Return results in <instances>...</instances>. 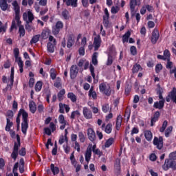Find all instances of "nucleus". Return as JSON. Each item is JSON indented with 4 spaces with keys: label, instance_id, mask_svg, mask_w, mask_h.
<instances>
[{
    "label": "nucleus",
    "instance_id": "nucleus-63",
    "mask_svg": "<svg viewBox=\"0 0 176 176\" xmlns=\"http://www.w3.org/2000/svg\"><path fill=\"white\" fill-rule=\"evenodd\" d=\"M130 91H131V85H128L125 87V94L126 96H128V94L130 93Z\"/></svg>",
    "mask_w": 176,
    "mask_h": 176
},
{
    "label": "nucleus",
    "instance_id": "nucleus-26",
    "mask_svg": "<svg viewBox=\"0 0 176 176\" xmlns=\"http://www.w3.org/2000/svg\"><path fill=\"white\" fill-rule=\"evenodd\" d=\"M62 16L65 20H69V17H71L69 15V11L67 9L63 10L62 11Z\"/></svg>",
    "mask_w": 176,
    "mask_h": 176
},
{
    "label": "nucleus",
    "instance_id": "nucleus-52",
    "mask_svg": "<svg viewBox=\"0 0 176 176\" xmlns=\"http://www.w3.org/2000/svg\"><path fill=\"white\" fill-rule=\"evenodd\" d=\"M74 45V39H72V36H69L67 41V47H72Z\"/></svg>",
    "mask_w": 176,
    "mask_h": 176
},
{
    "label": "nucleus",
    "instance_id": "nucleus-58",
    "mask_svg": "<svg viewBox=\"0 0 176 176\" xmlns=\"http://www.w3.org/2000/svg\"><path fill=\"white\" fill-rule=\"evenodd\" d=\"M131 54H132V56H135V54H137V48L135 47V46L131 47Z\"/></svg>",
    "mask_w": 176,
    "mask_h": 176
},
{
    "label": "nucleus",
    "instance_id": "nucleus-54",
    "mask_svg": "<svg viewBox=\"0 0 176 176\" xmlns=\"http://www.w3.org/2000/svg\"><path fill=\"white\" fill-rule=\"evenodd\" d=\"M55 27L56 28H58V30H63V27H64V23H63L62 21H59L58 22H56Z\"/></svg>",
    "mask_w": 176,
    "mask_h": 176
},
{
    "label": "nucleus",
    "instance_id": "nucleus-27",
    "mask_svg": "<svg viewBox=\"0 0 176 176\" xmlns=\"http://www.w3.org/2000/svg\"><path fill=\"white\" fill-rule=\"evenodd\" d=\"M50 75L52 80H54V79H56V78L57 77V71L56 70V69L52 68L50 71Z\"/></svg>",
    "mask_w": 176,
    "mask_h": 176
},
{
    "label": "nucleus",
    "instance_id": "nucleus-19",
    "mask_svg": "<svg viewBox=\"0 0 176 176\" xmlns=\"http://www.w3.org/2000/svg\"><path fill=\"white\" fill-rule=\"evenodd\" d=\"M166 102V100L164 99H162L161 100H160L159 102H155L154 103V108H156L157 109H162V108H164V102Z\"/></svg>",
    "mask_w": 176,
    "mask_h": 176
},
{
    "label": "nucleus",
    "instance_id": "nucleus-28",
    "mask_svg": "<svg viewBox=\"0 0 176 176\" xmlns=\"http://www.w3.org/2000/svg\"><path fill=\"white\" fill-rule=\"evenodd\" d=\"M115 142V139L113 138H110L104 143V148H109Z\"/></svg>",
    "mask_w": 176,
    "mask_h": 176
},
{
    "label": "nucleus",
    "instance_id": "nucleus-49",
    "mask_svg": "<svg viewBox=\"0 0 176 176\" xmlns=\"http://www.w3.org/2000/svg\"><path fill=\"white\" fill-rule=\"evenodd\" d=\"M172 131H173V126H168L165 131V137L166 138L170 137V134H171Z\"/></svg>",
    "mask_w": 176,
    "mask_h": 176
},
{
    "label": "nucleus",
    "instance_id": "nucleus-32",
    "mask_svg": "<svg viewBox=\"0 0 176 176\" xmlns=\"http://www.w3.org/2000/svg\"><path fill=\"white\" fill-rule=\"evenodd\" d=\"M97 57H98V52H94L92 55V64L94 65H97V64H98Z\"/></svg>",
    "mask_w": 176,
    "mask_h": 176
},
{
    "label": "nucleus",
    "instance_id": "nucleus-21",
    "mask_svg": "<svg viewBox=\"0 0 176 176\" xmlns=\"http://www.w3.org/2000/svg\"><path fill=\"white\" fill-rule=\"evenodd\" d=\"M66 5L72 8H78V0H67Z\"/></svg>",
    "mask_w": 176,
    "mask_h": 176
},
{
    "label": "nucleus",
    "instance_id": "nucleus-4",
    "mask_svg": "<svg viewBox=\"0 0 176 176\" xmlns=\"http://www.w3.org/2000/svg\"><path fill=\"white\" fill-rule=\"evenodd\" d=\"M100 92L102 93L107 97H109L112 94V89H111V86L106 83H101L99 85Z\"/></svg>",
    "mask_w": 176,
    "mask_h": 176
},
{
    "label": "nucleus",
    "instance_id": "nucleus-22",
    "mask_svg": "<svg viewBox=\"0 0 176 176\" xmlns=\"http://www.w3.org/2000/svg\"><path fill=\"white\" fill-rule=\"evenodd\" d=\"M0 8L3 12L8 10V2L6 0H0Z\"/></svg>",
    "mask_w": 176,
    "mask_h": 176
},
{
    "label": "nucleus",
    "instance_id": "nucleus-48",
    "mask_svg": "<svg viewBox=\"0 0 176 176\" xmlns=\"http://www.w3.org/2000/svg\"><path fill=\"white\" fill-rule=\"evenodd\" d=\"M19 168V162L15 163L14 165L12 172L14 174V176H19V173H17V169Z\"/></svg>",
    "mask_w": 176,
    "mask_h": 176
},
{
    "label": "nucleus",
    "instance_id": "nucleus-33",
    "mask_svg": "<svg viewBox=\"0 0 176 176\" xmlns=\"http://www.w3.org/2000/svg\"><path fill=\"white\" fill-rule=\"evenodd\" d=\"M24 113H27L26 111H25L24 109H21L19 111L18 116H17V118H16V123H17V124H20V116H21V115H22V118H23Z\"/></svg>",
    "mask_w": 176,
    "mask_h": 176
},
{
    "label": "nucleus",
    "instance_id": "nucleus-2",
    "mask_svg": "<svg viewBox=\"0 0 176 176\" xmlns=\"http://www.w3.org/2000/svg\"><path fill=\"white\" fill-rule=\"evenodd\" d=\"M23 21H25V28L28 32H31L34 28L30 24V23H32L34 21V14L31 12V11H28V12H24L23 14Z\"/></svg>",
    "mask_w": 176,
    "mask_h": 176
},
{
    "label": "nucleus",
    "instance_id": "nucleus-7",
    "mask_svg": "<svg viewBox=\"0 0 176 176\" xmlns=\"http://www.w3.org/2000/svg\"><path fill=\"white\" fill-rule=\"evenodd\" d=\"M27 130H28V113H23V121L21 123V131L25 135L27 134Z\"/></svg>",
    "mask_w": 176,
    "mask_h": 176
},
{
    "label": "nucleus",
    "instance_id": "nucleus-53",
    "mask_svg": "<svg viewBox=\"0 0 176 176\" xmlns=\"http://www.w3.org/2000/svg\"><path fill=\"white\" fill-rule=\"evenodd\" d=\"M58 122L60 123V124H65V123H67L65 118H64V115L61 114L59 116Z\"/></svg>",
    "mask_w": 176,
    "mask_h": 176
},
{
    "label": "nucleus",
    "instance_id": "nucleus-9",
    "mask_svg": "<svg viewBox=\"0 0 176 176\" xmlns=\"http://www.w3.org/2000/svg\"><path fill=\"white\" fill-rule=\"evenodd\" d=\"M167 102H170V100L176 104V88L173 87L172 91L166 98Z\"/></svg>",
    "mask_w": 176,
    "mask_h": 176
},
{
    "label": "nucleus",
    "instance_id": "nucleus-30",
    "mask_svg": "<svg viewBox=\"0 0 176 176\" xmlns=\"http://www.w3.org/2000/svg\"><path fill=\"white\" fill-rule=\"evenodd\" d=\"M65 94V89H63L58 94V101H63L64 100V96Z\"/></svg>",
    "mask_w": 176,
    "mask_h": 176
},
{
    "label": "nucleus",
    "instance_id": "nucleus-59",
    "mask_svg": "<svg viewBox=\"0 0 176 176\" xmlns=\"http://www.w3.org/2000/svg\"><path fill=\"white\" fill-rule=\"evenodd\" d=\"M60 30L56 26L52 28V34L53 35H58Z\"/></svg>",
    "mask_w": 176,
    "mask_h": 176
},
{
    "label": "nucleus",
    "instance_id": "nucleus-47",
    "mask_svg": "<svg viewBox=\"0 0 176 176\" xmlns=\"http://www.w3.org/2000/svg\"><path fill=\"white\" fill-rule=\"evenodd\" d=\"M42 86H43L42 82L38 81L35 85L36 91H41V90H42Z\"/></svg>",
    "mask_w": 176,
    "mask_h": 176
},
{
    "label": "nucleus",
    "instance_id": "nucleus-36",
    "mask_svg": "<svg viewBox=\"0 0 176 176\" xmlns=\"http://www.w3.org/2000/svg\"><path fill=\"white\" fill-rule=\"evenodd\" d=\"M111 109V107H109V104L105 103L102 106V111L104 113H107V112H109V110Z\"/></svg>",
    "mask_w": 176,
    "mask_h": 176
},
{
    "label": "nucleus",
    "instance_id": "nucleus-25",
    "mask_svg": "<svg viewBox=\"0 0 176 176\" xmlns=\"http://www.w3.org/2000/svg\"><path fill=\"white\" fill-rule=\"evenodd\" d=\"M139 71H142V67H141V65L135 64L133 65L132 68V72L133 74H137Z\"/></svg>",
    "mask_w": 176,
    "mask_h": 176
},
{
    "label": "nucleus",
    "instance_id": "nucleus-23",
    "mask_svg": "<svg viewBox=\"0 0 176 176\" xmlns=\"http://www.w3.org/2000/svg\"><path fill=\"white\" fill-rule=\"evenodd\" d=\"M54 46L56 45L53 44V43H47V50L49 53H54Z\"/></svg>",
    "mask_w": 176,
    "mask_h": 176
},
{
    "label": "nucleus",
    "instance_id": "nucleus-24",
    "mask_svg": "<svg viewBox=\"0 0 176 176\" xmlns=\"http://www.w3.org/2000/svg\"><path fill=\"white\" fill-rule=\"evenodd\" d=\"M144 137L147 141H152L153 135H152V132L151 131H145Z\"/></svg>",
    "mask_w": 176,
    "mask_h": 176
},
{
    "label": "nucleus",
    "instance_id": "nucleus-50",
    "mask_svg": "<svg viewBox=\"0 0 176 176\" xmlns=\"http://www.w3.org/2000/svg\"><path fill=\"white\" fill-rule=\"evenodd\" d=\"M119 10H120V8L118 6H113V7H111V12L112 14H116V13H118V12H119Z\"/></svg>",
    "mask_w": 176,
    "mask_h": 176
},
{
    "label": "nucleus",
    "instance_id": "nucleus-18",
    "mask_svg": "<svg viewBox=\"0 0 176 176\" xmlns=\"http://www.w3.org/2000/svg\"><path fill=\"white\" fill-rule=\"evenodd\" d=\"M21 23H19V22H16V24L18 27H19V37L23 38L25 35V29H24V26L21 25V21H20Z\"/></svg>",
    "mask_w": 176,
    "mask_h": 176
},
{
    "label": "nucleus",
    "instance_id": "nucleus-60",
    "mask_svg": "<svg viewBox=\"0 0 176 176\" xmlns=\"http://www.w3.org/2000/svg\"><path fill=\"white\" fill-rule=\"evenodd\" d=\"M164 56L166 57V60H170V51L168 50H164Z\"/></svg>",
    "mask_w": 176,
    "mask_h": 176
},
{
    "label": "nucleus",
    "instance_id": "nucleus-42",
    "mask_svg": "<svg viewBox=\"0 0 176 176\" xmlns=\"http://www.w3.org/2000/svg\"><path fill=\"white\" fill-rule=\"evenodd\" d=\"M78 138L80 142L83 143L86 141V136H85V134L82 131L78 132Z\"/></svg>",
    "mask_w": 176,
    "mask_h": 176
},
{
    "label": "nucleus",
    "instance_id": "nucleus-5",
    "mask_svg": "<svg viewBox=\"0 0 176 176\" xmlns=\"http://www.w3.org/2000/svg\"><path fill=\"white\" fill-rule=\"evenodd\" d=\"M16 140L17 142H14V148L12 150V153L11 154V157L16 160L17 159V156H19V148H20V135H16Z\"/></svg>",
    "mask_w": 176,
    "mask_h": 176
},
{
    "label": "nucleus",
    "instance_id": "nucleus-16",
    "mask_svg": "<svg viewBox=\"0 0 176 176\" xmlns=\"http://www.w3.org/2000/svg\"><path fill=\"white\" fill-rule=\"evenodd\" d=\"M104 14L103 16V24L104 27H108L109 24V12L107 8L104 9Z\"/></svg>",
    "mask_w": 176,
    "mask_h": 176
},
{
    "label": "nucleus",
    "instance_id": "nucleus-46",
    "mask_svg": "<svg viewBox=\"0 0 176 176\" xmlns=\"http://www.w3.org/2000/svg\"><path fill=\"white\" fill-rule=\"evenodd\" d=\"M49 30H43V32H41L42 39H47V38H49Z\"/></svg>",
    "mask_w": 176,
    "mask_h": 176
},
{
    "label": "nucleus",
    "instance_id": "nucleus-44",
    "mask_svg": "<svg viewBox=\"0 0 176 176\" xmlns=\"http://www.w3.org/2000/svg\"><path fill=\"white\" fill-rule=\"evenodd\" d=\"M76 116L77 118H79V116H80V112H79V111L78 110L72 111L70 118L71 119H75Z\"/></svg>",
    "mask_w": 176,
    "mask_h": 176
},
{
    "label": "nucleus",
    "instance_id": "nucleus-31",
    "mask_svg": "<svg viewBox=\"0 0 176 176\" xmlns=\"http://www.w3.org/2000/svg\"><path fill=\"white\" fill-rule=\"evenodd\" d=\"M67 98L71 100L72 102H76L77 97L74 93L69 92L67 94Z\"/></svg>",
    "mask_w": 176,
    "mask_h": 176
},
{
    "label": "nucleus",
    "instance_id": "nucleus-35",
    "mask_svg": "<svg viewBox=\"0 0 176 176\" xmlns=\"http://www.w3.org/2000/svg\"><path fill=\"white\" fill-rule=\"evenodd\" d=\"M89 97H92V98L94 100L97 99V93H96V91L93 90V87H91V89L89 91Z\"/></svg>",
    "mask_w": 176,
    "mask_h": 176
},
{
    "label": "nucleus",
    "instance_id": "nucleus-41",
    "mask_svg": "<svg viewBox=\"0 0 176 176\" xmlns=\"http://www.w3.org/2000/svg\"><path fill=\"white\" fill-rule=\"evenodd\" d=\"M20 54V51L19 48H14V56L15 57V61H18L19 58H21V57H19V55Z\"/></svg>",
    "mask_w": 176,
    "mask_h": 176
},
{
    "label": "nucleus",
    "instance_id": "nucleus-38",
    "mask_svg": "<svg viewBox=\"0 0 176 176\" xmlns=\"http://www.w3.org/2000/svg\"><path fill=\"white\" fill-rule=\"evenodd\" d=\"M51 170L52 171L54 175H56V174H58L60 173V169L57 166H54V164H51Z\"/></svg>",
    "mask_w": 176,
    "mask_h": 176
},
{
    "label": "nucleus",
    "instance_id": "nucleus-3",
    "mask_svg": "<svg viewBox=\"0 0 176 176\" xmlns=\"http://www.w3.org/2000/svg\"><path fill=\"white\" fill-rule=\"evenodd\" d=\"M162 168L164 171H167L169 168L176 170V162L171 159H166L164 164L162 165Z\"/></svg>",
    "mask_w": 176,
    "mask_h": 176
},
{
    "label": "nucleus",
    "instance_id": "nucleus-8",
    "mask_svg": "<svg viewBox=\"0 0 176 176\" xmlns=\"http://www.w3.org/2000/svg\"><path fill=\"white\" fill-rule=\"evenodd\" d=\"M153 142V145L156 146L157 149H159L160 151L163 149V137H155Z\"/></svg>",
    "mask_w": 176,
    "mask_h": 176
},
{
    "label": "nucleus",
    "instance_id": "nucleus-57",
    "mask_svg": "<svg viewBox=\"0 0 176 176\" xmlns=\"http://www.w3.org/2000/svg\"><path fill=\"white\" fill-rule=\"evenodd\" d=\"M131 113V111L130 110H126L125 111L124 118H125L126 122H129V119H130Z\"/></svg>",
    "mask_w": 176,
    "mask_h": 176
},
{
    "label": "nucleus",
    "instance_id": "nucleus-40",
    "mask_svg": "<svg viewBox=\"0 0 176 176\" xmlns=\"http://www.w3.org/2000/svg\"><path fill=\"white\" fill-rule=\"evenodd\" d=\"M104 131L107 133V134H111V133H112V124L109 123L105 126Z\"/></svg>",
    "mask_w": 176,
    "mask_h": 176
},
{
    "label": "nucleus",
    "instance_id": "nucleus-61",
    "mask_svg": "<svg viewBox=\"0 0 176 176\" xmlns=\"http://www.w3.org/2000/svg\"><path fill=\"white\" fill-rule=\"evenodd\" d=\"M49 41L50 42V43H52L54 45H57V41H56V38H54V37L53 36H49Z\"/></svg>",
    "mask_w": 176,
    "mask_h": 176
},
{
    "label": "nucleus",
    "instance_id": "nucleus-39",
    "mask_svg": "<svg viewBox=\"0 0 176 176\" xmlns=\"http://www.w3.org/2000/svg\"><path fill=\"white\" fill-rule=\"evenodd\" d=\"M41 38V34H36L32 37L30 41V43H37L39 42V39Z\"/></svg>",
    "mask_w": 176,
    "mask_h": 176
},
{
    "label": "nucleus",
    "instance_id": "nucleus-62",
    "mask_svg": "<svg viewBox=\"0 0 176 176\" xmlns=\"http://www.w3.org/2000/svg\"><path fill=\"white\" fill-rule=\"evenodd\" d=\"M169 159L171 160H175L176 159V151L169 154Z\"/></svg>",
    "mask_w": 176,
    "mask_h": 176
},
{
    "label": "nucleus",
    "instance_id": "nucleus-56",
    "mask_svg": "<svg viewBox=\"0 0 176 176\" xmlns=\"http://www.w3.org/2000/svg\"><path fill=\"white\" fill-rule=\"evenodd\" d=\"M7 119H9V120H10V119H13V116H14V114H13V111L12 110H8L7 111Z\"/></svg>",
    "mask_w": 176,
    "mask_h": 176
},
{
    "label": "nucleus",
    "instance_id": "nucleus-1",
    "mask_svg": "<svg viewBox=\"0 0 176 176\" xmlns=\"http://www.w3.org/2000/svg\"><path fill=\"white\" fill-rule=\"evenodd\" d=\"M13 10L15 13V20H13L12 22L10 32L13 31V30H17V26L16 25V22L18 24H20V6H19V3L17 1H14L12 2Z\"/></svg>",
    "mask_w": 176,
    "mask_h": 176
},
{
    "label": "nucleus",
    "instance_id": "nucleus-12",
    "mask_svg": "<svg viewBox=\"0 0 176 176\" xmlns=\"http://www.w3.org/2000/svg\"><path fill=\"white\" fill-rule=\"evenodd\" d=\"M94 46L95 52L100 49L101 46V36L100 35H97L94 40Z\"/></svg>",
    "mask_w": 176,
    "mask_h": 176
},
{
    "label": "nucleus",
    "instance_id": "nucleus-13",
    "mask_svg": "<svg viewBox=\"0 0 176 176\" xmlns=\"http://www.w3.org/2000/svg\"><path fill=\"white\" fill-rule=\"evenodd\" d=\"M159 30L154 29L151 36V42L153 45H156V43L159 41Z\"/></svg>",
    "mask_w": 176,
    "mask_h": 176
},
{
    "label": "nucleus",
    "instance_id": "nucleus-14",
    "mask_svg": "<svg viewBox=\"0 0 176 176\" xmlns=\"http://www.w3.org/2000/svg\"><path fill=\"white\" fill-rule=\"evenodd\" d=\"M137 6V0H130L129 6L131 9V14L132 17L135 16V6Z\"/></svg>",
    "mask_w": 176,
    "mask_h": 176
},
{
    "label": "nucleus",
    "instance_id": "nucleus-45",
    "mask_svg": "<svg viewBox=\"0 0 176 176\" xmlns=\"http://www.w3.org/2000/svg\"><path fill=\"white\" fill-rule=\"evenodd\" d=\"M54 86L57 89H59V87H61V78L60 77L56 78V80L54 84Z\"/></svg>",
    "mask_w": 176,
    "mask_h": 176
},
{
    "label": "nucleus",
    "instance_id": "nucleus-6",
    "mask_svg": "<svg viewBox=\"0 0 176 176\" xmlns=\"http://www.w3.org/2000/svg\"><path fill=\"white\" fill-rule=\"evenodd\" d=\"M115 56H116V50H115V47H110L109 50L108 58L106 62V65H112L113 60H115Z\"/></svg>",
    "mask_w": 176,
    "mask_h": 176
},
{
    "label": "nucleus",
    "instance_id": "nucleus-29",
    "mask_svg": "<svg viewBox=\"0 0 176 176\" xmlns=\"http://www.w3.org/2000/svg\"><path fill=\"white\" fill-rule=\"evenodd\" d=\"M29 108L32 113H35V112L36 111V104H35L34 102H30Z\"/></svg>",
    "mask_w": 176,
    "mask_h": 176
},
{
    "label": "nucleus",
    "instance_id": "nucleus-10",
    "mask_svg": "<svg viewBox=\"0 0 176 176\" xmlns=\"http://www.w3.org/2000/svg\"><path fill=\"white\" fill-rule=\"evenodd\" d=\"M79 72V68L76 65H72L70 67V78L71 79H75L78 76Z\"/></svg>",
    "mask_w": 176,
    "mask_h": 176
},
{
    "label": "nucleus",
    "instance_id": "nucleus-15",
    "mask_svg": "<svg viewBox=\"0 0 176 176\" xmlns=\"http://www.w3.org/2000/svg\"><path fill=\"white\" fill-rule=\"evenodd\" d=\"M82 113L85 119H91V118H93L91 110L89 109L87 107H83Z\"/></svg>",
    "mask_w": 176,
    "mask_h": 176
},
{
    "label": "nucleus",
    "instance_id": "nucleus-20",
    "mask_svg": "<svg viewBox=\"0 0 176 176\" xmlns=\"http://www.w3.org/2000/svg\"><path fill=\"white\" fill-rule=\"evenodd\" d=\"M160 117V112L156 111L154 114L153 118H151V126L153 127L154 126V123H156Z\"/></svg>",
    "mask_w": 176,
    "mask_h": 176
},
{
    "label": "nucleus",
    "instance_id": "nucleus-34",
    "mask_svg": "<svg viewBox=\"0 0 176 176\" xmlns=\"http://www.w3.org/2000/svg\"><path fill=\"white\" fill-rule=\"evenodd\" d=\"M130 35H131V33L129 31H128L127 32H126L124 34V35H123V36H122L123 43H124L126 42H129V38H130Z\"/></svg>",
    "mask_w": 176,
    "mask_h": 176
},
{
    "label": "nucleus",
    "instance_id": "nucleus-64",
    "mask_svg": "<svg viewBox=\"0 0 176 176\" xmlns=\"http://www.w3.org/2000/svg\"><path fill=\"white\" fill-rule=\"evenodd\" d=\"M64 109H65V107L64 106V104L59 103V112H60V113H64Z\"/></svg>",
    "mask_w": 176,
    "mask_h": 176
},
{
    "label": "nucleus",
    "instance_id": "nucleus-43",
    "mask_svg": "<svg viewBox=\"0 0 176 176\" xmlns=\"http://www.w3.org/2000/svg\"><path fill=\"white\" fill-rule=\"evenodd\" d=\"M6 120H7V124L6 126V131H10V127L13 126V122H10V120H9V118H6Z\"/></svg>",
    "mask_w": 176,
    "mask_h": 176
},
{
    "label": "nucleus",
    "instance_id": "nucleus-51",
    "mask_svg": "<svg viewBox=\"0 0 176 176\" xmlns=\"http://www.w3.org/2000/svg\"><path fill=\"white\" fill-rule=\"evenodd\" d=\"M167 124H168V122L167 120H164L162 128H160V133H164V131L166 130V128L167 127Z\"/></svg>",
    "mask_w": 176,
    "mask_h": 176
},
{
    "label": "nucleus",
    "instance_id": "nucleus-37",
    "mask_svg": "<svg viewBox=\"0 0 176 176\" xmlns=\"http://www.w3.org/2000/svg\"><path fill=\"white\" fill-rule=\"evenodd\" d=\"M122 116H118L116 120V129L119 130L120 126H122Z\"/></svg>",
    "mask_w": 176,
    "mask_h": 176
},
{
    "label": "nucleus",
    "instance_id": "nucleus-55",
    "mask_svg": "<svg viewBox=\"0 0 176 176\" xmlns=\"http://www.w3.org/2000/svg\"><path fill=\"white\" fill-rule=\"evenodd\" d=\"M115 168L117 171H120V160H116V164H115Z\"/></svg>",
    "mask_w": 176,
    "mask_h": 176
},
{
    "label": "nucleus",
    "instance_id": "nucleus-17",
    "mask_svg": "<svg viewBox=\"0 0 176 176\" xmlns=\"http://www.w3.org/2000/svg\"><path fill=\"white\" fill-rule=\"evenodd\" d=\"M85 157L86 162L89 163L91 159V145H89L87 148Z\"/></svg>",
    "mask_w": 176,
    "mask_h": 176
},
{
    "label": "nucleus",
    "instance_id": "nucleus-11",
    "mask_svg": "<svg viewBox=\"0 0 176 176\" xmlns=\"http://www.w3.org/2000/svg\"><path fill=\"white\" fill-rule=\"evenodd\" d=\"M87 135L89 141H91V142H94V141H96V132L93 129L89 128L87 129Z\"/></svg>",
    "mask_w": 176,
    "mask_h": 176
}]
</instances>
